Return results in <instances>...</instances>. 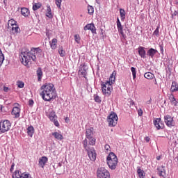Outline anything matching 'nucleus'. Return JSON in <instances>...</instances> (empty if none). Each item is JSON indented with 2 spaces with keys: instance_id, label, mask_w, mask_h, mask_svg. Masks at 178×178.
Masks as SVG:
<instances>
[{
  "instance_id": "1",
  "label": "nucleus",
  "mask_w": 178,
  "mask_h": 178,
  "mask_svg": "<svg viewBox=\"0 0 178 178\" xmlns=\"http://www.w3.org/2000/svg\"><path fill=\"white\" fill-rule=\"evenodd\" d=\"M42 91L40 92V95L44 101L49 102L51 99L56 98V90H55V86L52 83H46L42 85L40 88Z\"/></svg>"
},
{
  "instance_id": "2",
  "label": "nucleus",
  "mask_w": 178,
  "mask_h": 178,
  "mask_svg": "<svg viewBox=\"0 0 178 178\" xmlns=\"http://www.w3.org/2000/svg\"><path fill=\"white\" fill-rule=\"evenodd\" d=\"M42 50L40 48H32L30 50L26 49L25 51H22L21 52V58H22V63L24 66H27L29 63L32 60L33 62L37 60V57L35 56L36 54H41Z\"/></svg>"
},
{
  "instance_id": "3",
  "label": "nucleus",
  "mask_w": 178,
  "mask_h": 178,
  "mask_svg": "<svg viewBox=\"0 0 178 178\" xmlns=\"http://www.w3.org/2000/svg\"><path fill=\"white\" fill-rule=\"evenodd\" d=\"M106 161L108 168L111 170H115L118 166V163H119V160L118 159L116 154L113 152H110L107 156Z\"/></svg>"
},
{
  "instance_id": "4",
  "label": "nucleus",
  "mask_w": 178,
  "mask_h": 178,
  "mask_svg": "<svg viewBox=\"0 0 178 178\" xmlns=\"http://www.w3.org/2000/svg\"><path fill=\"white\" fill-rule=\"evenodd\" d=\"M101 86L103 95H105V97H109L112 92V90H113L112 83L108 81H106L105 82L102 81Z\"/></svg>"
},
{
  "instance_id": "5",
  "label": "nucleus",
  "mask_w": 178,
  "mask_h": 178,
  "mask_svg": "<svg viewBox=\"0 0 178 178\" xmlns=\"http://www.w3.org/2000/svg\"><path fill=\"white\" fill-rule=\"evenodd\" d=\"M98 178H111V173L104 167L98 168L97 170Z\"/></svg>"
},
{
  "instance_id": "6",
  "label": "nucleus",
  "mask_w": 178,
  "mask_h": 178,
  "mask_svg": "<svg viewBox=\"0 0 178 178\" xmlns=\"http://www.w3.org/2000/svg\"><path fill=\"white\" fill-rule=\"evenodd\" d=\"M10 127H12V124H10V121L8 120H5L0 122V134L2 133H6V131H9L10 130Z\"/></svg>"
},
{
  "instance_id": "7",
  "label": "nucleus",
  "mask_w": 178,
  "mask_h": 178,
  "mask_svg": "<svg viewBox=\"0 0 178 178\" xmlns=\"http://www.w3.org/2000/svg\"><path fill=\"white\" fill-rule=\"evenodd\" d=\"M107 122L110 127H115L118 124V115L115 113H111L107 117Z\"/></svg>"
},
{
  "instance_id": "8",
  "label": "nucleus",
  "mask_w": 178,
  "mask_h": 178,
  "mask_svg": "<svg viewBox=\"0 0 178 178\" xmlns=\"http://www.w3.org/2000/svg\"><path fill=\"white\" fill-rule=\"evenodd\" d=\"M87 70H88L87 65H86V63L81 64L78 71L79 77H84V79H87Z\"/></svg>"
},
{
  "instance_id": "9",
  "label": "nucleus",
  "mask_w": 178,
  "mask_h": 178,
  "mask_svg": "<svg viewBox=\"0 0 178 178\" xmlns=\"http://www.w3.org/2000/svg\"><path fill=\"white\" fill-rule=\"evenodd\" d=\"M47 116L51 122H54V126L59 127V122H58V120H56L58 119V116H56V114L54 110H49Z\"/></svg>"
},
{
  "instance_id": "10",
  "label": "nucleus",
  "mask_w": 178,
  "mask_h": 178,
  "mask_svg": "<svg viewBox=\"0 0 178 178\" xmlns=\"http://www.w3.org/2000/svg\"><path fill=\"white\" fill-rule=\"evenodd\" d=\"M164 122L168 126V127H173L175 126V120H173V117L170 115H166L164 116Z\"/></svg>"
},
{
  "instance_id": "11",
  "label": "nucleus",
  "mask_w": 178,
  "mask_h": 178,
  "mask_svg": "<svg viewBox=\"0 0 178 178\" xmlns=\"http://www.w3.org/2000/svg\"><path fill=\"white\" fill-rule=\"evenodd\" d=\"M153 123L157 130H162L165 127V124H163V121L161 118H155Z\"/></svg>"
},
{
  "instance_id": "12",
  "label": "nucleus",
  "mask_w": 178,
  "mask_h": 178,
  "mask_svg": "<svg viewBox=\"0 0 178 178\" xmlns=\"http://www.w3.org/2000/svg\"><path fill=\"white\" fill-rule=\"evenodd\" d=\"M86 152H88L90 161L92 162L95 161L97 159V152H95V149L94 147H90V149H88Z\"/></svg>"
},
{
  "instance_id": "13",
  "label": "nucleus",
  "mask_w": 178,
  "mask_h": 178,
  "mask_svg": "<svg viewBox=\"0 0 178 178\" xmlns=\"http://www.w3.org/2000/svg\"><path fill=\"white\" fill-rule=\"evenodd\" d=\"M117 29L118 30V33L121 34L122 38L126 40L127 36H126V34H124V32H123V26H122V23L120 22V19H119V18H117Z\"/></svg>"
},
{
  "instance_id": "14",
  "label": "nucleus",
  "mask_w": 178,
  "mask_h": 178,
  "mask_svg": "<svg viewBox=\"0 0 178 178\" xmlns=\"http://www.w3.org/2000/svg\"><path fill=\"white\" fill-rule=\"evenodd\" d=\"M158 175L161 178H166V169L165 165L157 167Z\"/></svg>"
},
{
  "instance_id": "15",
  "label": "nucleus",
  "mask_w": 178,
  "mask_h": 178,
  "mask_svg": "<svg viewBox=\"0 0 178 178\" xmlns=\"http://www.w3.org/2000/svg\"><path fill=\"white\" fill-rule=\"evenodd\" d=\"M84 30H90L92 34H97V28H95V25L93 23L88 24L86 26H84Z\"/></svg>"
},
{
  "instance_id": "16",
  "label": "nucleus",
  "mask_w": 178,
  "mask_h": 178,
  "mask_svg": "<svg viewBox=\"0 0 178 178\" xmlns=\"http://www.w3.org/2000/svg\"><path fill=\"white\" fill-rule=\"evenodd\" d=\"M138 55L140 56V58H143V59H145V58H147V51H145V47L140 46L138 48Z\"/></svg>"
},
{
  "instance_id": "17",
  "label": "nucleus",
  "mask_w": 178,
  "mask_h": 178,
  "mask_svg": "<svg viewBox=\"0 0 178 178\" xmlns=\"http://www.w3.org/2000/svg\"><path fill=\"white\" fill-rule=\"evenodd\" d=\"M48 162V157L43 156L39 159L38 165L40 166L42 169L45 167V165Z\"/></svg>"
},
{
  "instance_id": "18",
  "label": "nucleus",
  "mask_w": 178,
  "mask_h": 178,
  "mask_svg": "<svg viewBox=\"0 0 178 178\" xmlns=\"http://www.w3.org/2000/svg\"><path fill=\"white\" fill-rule=\"evenodd\" d=\"M158 54V50L154 49V48H150L149 50L147 51V56H149V58H154V56Z\"/></svg>"
},
{
  "instance_id": "19",
  "label": "nucleus",
  "mask_w": 178,
  "mask_h": 178,
  "mask_svg": "<svg viewBox=\"0 0 178 178\" xmlns=\"http://www.w3.org/2000/svg\"><path fill=\"white\" fill-rule=\"evenodd\" d=\"M92 137H94V128L93 127L87 129L86 131V138H90Z\"/></svg>"
},
{
  "instance_id": "20",
  "label": "nucleus",
  "mask_w": 178,
  "mask_h": 178,
  "mask_svg": "<svg viewBox=\"0 0 178 178\" xmlns=\"http://www.w3.org/2000/svg\"><path fill=\"white\" fill-rule=\"evenodd\" d=\"M12 115H13L15 118H20V108L17 106L13 107Z\"/></svg>"
},
{
  "instance_id": "21",
  "label": "nucleus",
  "mask_w": 178,
  "mask_h": 178,
  "mask_svg": "<svg viewBox=\"0 0 178 178\" xmlns=\"http://www.w3.org/2000/svg\"><path fill=\"white\" fill-rule=\"evenodd\" d=\"M36 74L38 76V81H41V80H42L43 76L42 69L41 67L38 68V70H36Z\"/></svg>"
},
{
  "instance_id": "22",
  "label": "nucleus",
  "mask_w": 178,
  "mask_h": 178,
  "mask_svg": "<svg viewBox=\"0 0 178 178\" xmlns=\"http://www.w3.org/2000/svg\"><path fill=\"white\" fill-rule=\"evenodd\" d=\"M58 39L54 38L51 40V41L49 42L50 47L51 49H56L58 47Z\"/></svg>"
},
{
  "instance_id": "23",
  "label": "nucleus",
  "mask_w": 178,
  "mask_h": 178,
  "mask_svg": "<svg viewBox=\"0 0 178 178\" xmlns=\"http://www.w3.org/2000/svg\"><path fill=\"white\" fill-rule=\"evenodd\" d=\"M116 80V71H113L109 77L108 81L111 84H115V81Z\"/></svg>"
},
{
  "instance_id": "24",
  "label": "nucleus",
  "mask_w": 178,
  "mask_h": 178,
  "mask_svg": "<svg viewBox=\"0 0 178 178\" xmlns=\"http://www.w3.org/2000/svg\"><path fill=\"white\" fill-rule=\"evenodd\" d=\"M171 92H176L178 91V83L176 81H172L170 88Z\"/></svg>"
},
{
  "instance_id": "25",
  "label": "nucleus",
  "mask_w": 178,
  "mask_h": 178,
  "mask_svg": "<svg viewBox=\"0 0 178 178\" xmlns=\"http://www.w3.org/2000/svg\"><path fill=\"white\" fill-rule=\"evenodd\" d=\"M21 13L22 16H24V17H27L29 15H30V10L27 8H21Z\"/></svg>"
},
{
  "instance_id": "26",
  "label": "nucleus",
  "mask_w": 178,
  "mask_h": 178,
  "mask_svg": "<svg viewBox=\"0 0 178 178\" xmlns=\"http://www.w3.org/2000/svg\"><path fill=\"white\" fill-rule=\"evenodd\" d=\"M46 16H47V17H49V19H52L54 17V15H52V11L51 10V6H47Z\"/></svg>"
},
{
  "instance_id": "27",
  "label": "nucleus",
  "mask_w": 178,
  "mask_h": 178,
  "mask_svg": "<svg viewBox=\"0 0 178 178\" xmlns=\"http://www.w3.org/2000/svg\"><path fill=\"white\" fill-rule=\"evenodd\" d=\"M137 173L139 178H145V175L144 170H142L140 168H138Z\"/></svg>"
},
{
  "instance_id": "28",
  "label": "nucleus",
  "mask_w": 178,
  "mask_h": 178,
  "mask_svg": "<svg viewBox=\"0 0 178 178\" xmlns=\"http://www.w3.org/2000/svg\"><path fill=\"white\" fill-rule=\"evenodd\" d=\"M27 134L29 137H33L34 134V127L30 126L27 128Z\"/></svg>"
},
{
  "instance_id": "29",
  "label": "nucleus",
  "mask_w": 178,
  "mask_h": 178,
  "mask_svg": "<svg viewBox=\"0 0 178 178\" xmlns=\"http://www.w3.org/2000/svg\"><path fill=\"white\" fill-rule=\"evenodd\" d=\"M144 77L145 79H147V80H152V79H154L155 77V75H154V74L148 72L145 73Z\"/></svg>"
},
{
  "instance_id": "30",
  "label": "nucleus",
  "mask_w": 178,
  "mask_h": 178,
  "mask_svg": "<svg viewBox=\"0 0 178 178\" xmlns=\"http://www.w3.org/2000/svg\"><path fill=\"white\" fill-rule=\"evenodd\" d=\"M120 15L122 22H124V19H126V11L124 9L120 8Z\"/></svg>"
},
{
  "instance_id": "31",
  "label": "nucleus",
  "mask_w": 178,
  "mask_h": 178,
  "mask_svg": "<svg viewBox=\"0 0 178 178\" xmlns=\"http://www.w3.org/2000/svg\"><path fill=\"white\" fill-rule=\"evenodd\" d=\"M52 136L56 139V140H63V136L58 132H54L52 133Z\"/></svg>"
},
{
  "instance_id": "32",
  "label": "nucleus",
  "mask_w": 178,
  "mask_h": 178,
  "mask_svg": "<svg viewBox=\"0 0 178 178\" xmlns=\"http://www.w3.org/2000/svg\"><path fill=\"white\" fill-rule=\"evenodd\" d=\"M82 144H83V148L86 149V151L91 149V147H89V145H88V140L87 138L83 140V141L82 142Z\"/></svg>"
},
{
  "instance_id": "33",
  "label": "nucleus",
  "mask_w": 178,
  "mask_h": 178,
  "mask_svg": "<svg viewBox=\"0 0 178 178\" xmlns=\"http://www.w3.org/2000/svg\"><path fill=\"white\" fill-rule=\"evenodd\" d=\"M88 140L89 141V145H95L97 139H95L94 136H92V138H88Z\"/></svg>"
},
{
  "instance_id": "34",
  "label": "nucleus",
  "mask_w": 178,
  "mask_h": 178,
  "mask_svg": "<svg viewBox=\"0 0 178 178\" xmlns=\"http://www.w3.org/2000/svg\"><path fill=\"white\" fill-rule=\"evenodd\" d=\"M3 60H5V56H3V53H2V50L0 49V67L3 64Z\"/></svg>"
},
{
  "instance_id": "35",
  "label": "nucleus",
  "mask_w": 178,
  "mask_h": 178,
  "mask_svg": "<svg viewBox=\"0 0 178 178\" xmlns=\"http://www.w3.org/2000/svg\"><path fill=\"white\" fill-rule=\"evenodd\" d=\"M42 4L41 3H35L33 5V10H38V9H40V8H41Z\"/></svg>"
},
{
  "instance_id": "36",
  "label": "nucleus",
  "mask_w": 178,
  "mask_h": 178,
  "mask_svg": "<svg viewBox=\"0 0 178 178\" xmlns=\"http://www.w3.org/2000/svg\"><path fill=\"white\" fill-rule=\"evenodd\" d=\"M131 72L132 73L133 79H136V74H137V70L134 67H131Z\"/></svg>"
},
{
  "instance_id": "37",
  "label": "nucleus",
  "mask_w": 178,
  "mask_h": 178,
  "mask_svg": "<svg viewBox=\"0 0 178 178\" xmlns=\"http://www.w3.org/2000/svg\"><path fill=\"white\" fill-rule=\"evenodd\" d=\"M22 175L20 171H15V173L13 174V178H22Z\"/></svg>"
},
{
  "instance_id": "38",
  "label": "nucleus",
  "mask_w": 178,
  "mask_h": 178,
  "mask_svg": "<svg viewBox=\"0 0 178 178\" xmlns=\"http://www.w3.org/2000/svg\"><path fill=\"white\" fill-rule=\"evenodd\" d=\"M58 54H59L60 56H61L62 58H63V56H65L66 55V52L63 50V47H60L58 49Z\"/></svg>"
},
{
  "instance_id": "39",
  "label": "nucleus",
  "mask_w": 178,
  "mask_h": 178,
  "mask_svg": "<svg viewBox=\"0 0 178 178\" xmlns=\"http://www.w3.org/2000/svg\"><path fill=\"white\" fill-rule=\"evenodd\" d=\"M8 26L10 24V26H12L13 27L14 26H16L17 24V22H16V20H15L13 19H11L8 20Z\"/></svg>"
},
{
  "instance_id": "40",
  "label": "nucleus",
  "mask_w": 178,
  "mask_h": 178,
  "mask_svg": "<svg viewBox=\"0 0 178 178\" xmlns=\"http://www.w3.org/2000/svg\"><path fill=\"white\" fill-rule=\"evenodd\" d=\"M88 12L89 15H94V7H92V6H88Z\"/></svg>"
},
{
  "instance_id": "41",
  "label": "nucleus",
  "mask_w": 178,
  "mask_h": 178,
  "mask_svg": "<svg viewBox=\"0 0 178 178\" xmlns=\"http://www.w3.org/2000/svg\"><path fill=\"white\" fill-rule=\"evenodd\" d=\"M74 41L77 43V44H80V40H81V38H80V35L79 34H76L74 35Z\"/></svg>"
},
{
  "instance_id": "42",
  "label": "nucleus",
  "mask_w": 178,
  "mask_h": 178,
  "mask_svg": "<svg viewBox=\"0 0 178 178\" xmlns=\"http://www.w3.org/2000/svg\"><path fill=\"white\" fill-rule=\"evenodd\" d=\"M153 35H156V37H159V26H157L155 31L153 33Z\"/></svg>"
},
{
  "instance_id": "43",
  "label": "nucleus",
  "mask_w": 178,
  "mask_h": 178,
  "mask_svg": "<svg viewBox=\"0 0 178 178\" xmlns=\"http://www.w3.org/2000/svg\"><path fill=\"white\" fill-rule=\"evenodd\" d=\"M95 102H97L98 104H101V97L98 95H94Z\"/></svg>"
},
{
  "instance_id": "44",
  "label": "nucleus",
  "mask_w": 178,
  "mask_h": 178,
  "mask_svg": "<svg viewBox=\"0 0 178 178\" xmlns=\"http://www.w3.org/2000/svg\"><path fill=\"white\" fill-rule=\"evenodd\" d=\"M169 100L170 101L171 104H172V102H175V101H176V98H175V95H173V94H171L169 96Z\"/></svg>"
},
{
  "instance_id": "45",
  "label": "nucleus",
  "mask_w": 178,
  "mask_h": 178,
  "mask_svg": "<svg viewBox=\"0 0 178 178\" xmlns=\"http://www.w3.org/2000/svg\"><path fill=\"white\" fill-rule=\"evenodd\" d=\"M21 178H33V177H31V175H30V174H26V172H24L22 174Z\"/></svg>"
},
{
  "instance_id": "46",
  "label": "nucleus",
  "mask_w": 178,
  "mask_h": 178,
  "mask_svg": "<svg viewBox=\"0 0 178 178\" xmlns=\"http://www.w3.org/2000/svg\"><path fill=\"white\" fill-rule=\"evenodd\" d=\"M13 31H15V33H19V26L17 24L16 26H14L12 27Z\"/></svg>"
},
{
  "instance_id": "47",
  "label": "nucleus",
  "mask_w": 178,
  "mask_h": 178,
  "mask_svg": "<svg viewBox=\"0 0 178 178\" xmlns=\"http://www.w3.org/2000/svg\"><path fill=\"white\" fill-rule=\"evenodd\" d=\"M17 86L19 88H23V87H24V83L23 81H19L17 82Z\"/></svg>"
},
{
  "instance_id": "48",
  "label": "nucleus",
  "mask_w": 178,
  "mask_h": 178,
  "mask_svg": "<svg viewBox=\"0 0 178 178\" xmlns=\"http://www.w3.org/2000/svg\"><path fill=\"white\" fill-rule=\"evenodd\" d=\"M56 1V5L59 9H60V5H62V0H55Z\"/></svg>"
},
{
  "instance_id": "49",
  "label": "nucleus",
  "mask_w": 178,
  "mask_h": 178,
  "mask_svg": "<svg viewBox=\"0 0 178 178\" xmlns=\"http://www.w3.org/2000/svg\"><path fill=\"white\" fill-rule=\"evenodd\" d=\"M161 54L163 55V44H159Z\"/></svg>"
},
{
  "instance_id": "50",
  "label": "nucleus",
  "mask_w": 178,
  "mask_h": 178,
  "mask_svg": "<svg viewBox=\"0 0 178 178\" xmlns=\"http://www.w3.org/2000/svg\"><path fill=\"white\" fill-rule=\"evenodd\" d=\"M143 109L140 108L138 111V116H143Z\"/></svg>"
},
{
  "instance_id": "51",
  "label": "nucleus",
  "mask_w": 178,
  "mask_h": 178,
  "mask_svg": "<svg viewBox=\"0 0 178 178\" xmlns=\"http://www.w3.org/2000/svg\"><path fill=\"white\" fill-rule=\"evenodd\" d=\"M15 170V163H13L10 169V172H13V170Z\"/></svg>"
},
{
  "instance_id": "52",
  "label": "nucleus",
  "mask_w": 178,
  "mask_h": 178,
  "mask_svg": "<svg viewBox=\"0 0 178 178\" xmlns=\"http://www.w3.org/2000/svg\"><path fill=\"white\" fill-rule=\"evenodd\" d=\"M104 148H105L106 151H111V146H109V145H106L104 146Z\"/></svg>"
},
{
  "instance_id": "53",
  "label": "nucleus",
  "mask_w": 178,
  "mask_h": 178,
  "mask_svg": "<svg viewBox=\"0 0 178 178\" xmlns=\"http://www.w3.org/2000/svg\"><path fill=\"white\" fill-rule=\"evenodd\" d=\"M172 104L174 105V106H178V99H175V101H174Z\"/></svg>"
},
{
  "instance_id": "54",
  "label": "nucleus",
  "mask_w": 178,
  "mask_h": 178,
  "mask_svg": "<svg viewBox=\"0 0 178 178\" xmlns=\"http://www.w3.org/2000/svg\"><path fill=\"white\" fill-rule=\"evenodd\" d=\"M29 105L30 106H33V105H34V101L33 100H29Z\"/></svg>"
},
{
  "instance_id": "55",
  "label": "nucleus",
  "mask_w": 178,
  "mask_h": 178,
  "mask_svg": "<svg viewBox=\"0 0 178 178\" xmlns=\"http://www.w3.org/2000/svg\"><path fill=\"white\" fill-rule=\"evenodd\" d=\"M149 140H151V138L149 136H146L145 137V141L146 143H149Z\"/></svg>"
},
{
  "instance_id": "56",
  "label": "nucleus",
  "mask_w": 178,
  "mask_h": 178,
  "mask_svg": "<svg viewBox=\"0 0 178 178\" xmlns=\"http://www.w3.org/2000/svg\"><path fill=\"white\" fill-rule=\"evenodd\" d=\"M3 90H4L5 92H8V90H9V88L4 87Z\"/></svg>"
},
{
  "instance_id": "57",
  "label": "nucleus",
  "mask_w": 178,
  "mask_h": 178,
  "mask_svg": "<svg viewBox=\"0 0 178 178\" xmlns=\"http://www.w3.org/2000/svg\"><path fill=\"white\" fill-rule=\"evenodd\" d=\"M152 101V99H150L149 101L147 102V105H149L151 104V102Z\"/></svg>"
},
{
  "instance_id": "58",
  "label": "nucleus",
  "mask_w": 178,
  "mask_h": 178,
  "mask_svg": "<svg viewBox=\"0 0 178 178\" xmlns=\"http://www.w3.org/2000/svg\"><path fill=\"white\" fill-rule=\"evenodd\" d=\"M125 29H127V33L130 34V31L129 30V29H127V27H125Z\"/></svg>"
},
{
  "instance_id": "59",
  "label": "nucleus",
  "mask_w": 178,
  "mask_h": 178,
  "mask_svg": "<svg viewBox=\"0 0 178 178\" xmlns=\"http://www.w3.org/2000/svg\"><path fill=\"white\" fill-rule=\"evenodd\" d=\"M156 159H157V161H160L161 160V156H156Z\"/></svg>"
},
{
  "instance_id": "60",
  "label": "nucleus",
  "mask_w": 178,
  "mask_h": 178,
  "mask_svg": "<svg viewBox=\"0 0 178 178\" xmlns=\"http://www.w3.org/2000/svg\"><path fill=\"white\" fill-rule=\"evenodd\" d=\"M3 3H4V5H5V6H6V0H3Z\"/></svg>"
},
{
  "instance_id": "61",
  "label": "nucleus",
  "mask_w": 178,
  "mask_h": 178,
  "mask_svg": "<svg viewBox=\"0 0 178 178\" xmlns=\"http://www.w3.org/2000/svg\"><path fill=\"white\" fill-rule=\"evenodd\" d=\"M58 166H62V163H58Z\"/></svg>"
},
{
  "instance_id": "62",
  "label": "nucleus",
  "mask_w": 178,
  "mask_h": 178,
  "mask_svg": "<svg viewBox=\"0 0 178 178\" xmlns=\"http://www.w3.org/2000/svg\"><path fill=\"white\" fill-rule=\"evenodd\" d=\"M96 2H97V3H98V0H96Z\"/></svg>"
},
{
  "instance_id": "63",
  "label": "nucleus",
  "mask_w": 178,
  "mask_h": 178,
  "mask_svg": "<svg viewBox=\"0 0 178 178\" xmlns=\"http://www.w3.org/2000/svg\"><path fill=\"white\" fill-rule=\"evenodd\" d=\"M106 90H108V88H106Z\"/></svg>"
},
{
  "instance_id": "64",
  "label": "nucleus",
  "mask_w": 178,
  "mask_h": 178,
  "mask_svg": "<svg viewBox=\"0 0 178 178\" xmlns=\"http://www.w3.org/2000/svg\"><path fill=\"white\" fill-rule=\"evenodd\" d=\"M152 178H155L154 177H152Z\"/></svg>"
}]
</instances>
